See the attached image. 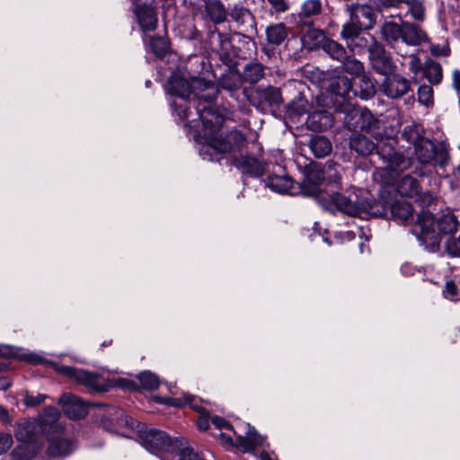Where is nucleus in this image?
I'll return each mask as SVG.
<instances>
[{"mask_svg": "<svg viewBox=\"0 0 460 460\" xmlns=\"http://www.w3.org/2000/svg\"><path fill=\"white\" fill-rule=\"evenodd\" d=\"M380 41L385 43L390 49L403 56L399 50L400 44L404 43L407 46H420L429 40L428 34L420 26L404 22L400 18V22L390 16L380 24L379 29Z\"/></svg>", "mask_w": 460, "mask_h": 460, "instance_id": "5", "label": "nucleus"}, {"mask_svg": "<svg viewBox=\"0 0 460 460\" xmlns=\"http://www.w3.org/2000/svg\"><path fill=\"white\" fill-rule=\"evenodd\" d=\"M185 401H186V403H189L190 408L196 410L197 411H200L201 408L199 407V406H196L192 403L193 402V398L191 395H188V396H185Z\"/></svg>", "mask_w": 460, "mask_h": 460, "instance_id": "64", "label": "nucleus"}, {"mask_svg": "<svg viewBox=\"0 0 460 460\" xmlns=\"http://www.w3.org/2000/svg\"><path fill=\"white\" fill-rule=\"evenodd\" d=\"M63 428L60 425L58 432L47 435L49 441L47 454L50 457H65L69 456L75 449V443L73 439L62 438Z\"/></svg>", "mask_w": 460, "mask_h": 460, "instance_id": "20", "label": "nucleus"}, {"mask_svg": "<svg viewBox=\"0 0 460 460\" xmlns=\"http://www.w3.org/2000/svg\"><path fill=\"white\" fill-rule=\"evenodd\" d=\"M204 12L206 16L213 22V26L225 22L228 17V10L226 9L225 4L221 0H207L204 4Z\"/></svg>", "mask_w": 460, "mask_h": 460, "instance_id": "27", "label": "nucleus"}, {"mask_svg": "<svg viewBox=\"0 0 460 460\" xmlns=\"http://www.w3.org/2000/svg\"><path fill=\"white\" fill-rule=\"evenodd\" d=\"M322 50L332 60L341 63L345 60L347 54L349 52L341 43L329 38L325 40Z\"/></svg>", "mask_w": 460, "mask_h": 460, "instance_id": "35", "label": "nucleus"}, {"mask_svg": "<svg viewBox=\"0 0 460 460\" xmlns=\"http://www.w3.org/2000/svg\"><path fill=\"white\" fill-rule=\"evenodd\" d=\"M13 445V438L10 434H0V455L6 453Z\"/></svg>", "mask_w": 460, "mask_h": 460, "instance_id": "53", "label": "nucleus"}, {"mask_svg": "<svg viewBox=\"0 0 460 460\" xmlns=\"http://www.w3.org/2000/svg\"><path fill=\"white\" fill-rule=\"evenodd\" d=\"M11 386V382L7 377H0V390H6Z\"/></svg>", "mask_w": 460, "mask_h": 460, "instance_id": "63", "label": "nucleus"}, {"mask_svg": "<svg viewBox=\"0 0 460 460\" xmlns=\"http://www.w3.org/2000/svg\"><path fill=\"white\" fill-rule=\"evenodd\" d=\"M397 192L402 197L412 198L420 195V187L419 181L410 174L404 175L397 183Z\"/></svg>", "mask_w": 460, "mask_h": 460, "instance_id": "36", "label": "nucleus"}, {"mask_svg": "<svg viewBox=\"0 0 460 460\" xmlns=\"http://www.w3.org/2000/svg\"><path fill=\"white\" fill-rule=\"evenodd\" d=\"M422 75L431 84H438L443 78L442 66L438 62L428 59L424 63Z\"/></svg>", "mask_w": 460, "mask_h": 460, "instance_id": "39", "label": "nucleus"}, {"mask_svg": "<svg viewBox=\"0 0 460 460\" xmlns=\"http://www.w3.org/2000/svg\"><path fill=\"white\" fill-rule=\"evenodd\" d=\"M47 398L46 394H37L36 395L26 392L24 394L22 402L26 407H36L44 402Z\"/></svg>", "mask_w": 460, "mask_h": 460, "instance_id": "49", "label": "nucleus"}, {"mask_svg": "<svg viewBox=\"0 0 460 460\" xmlns=\"http://www.w3.org/2000/svg\"><path fill=\"white\" fill-rule=\"evenodd\" d=\"M346 12L352 21H355L365 31L374 28L376 23L377 15L375 9L368 4H350L346 5Z\"/></svg>", "mask_w": 460, "mask_h": 460, "instance_id": "19", "label": "nucleus"}, {"mask_svg": "<svg viewBox=\"0 0 460 460\" xmlns=\"http://www.w3.org/2000/svg\"><path fill=\"white\" fill-rule=\"evenodd\" d=\"M380 90L384 95L390 99H400L413 94L411 81L396 72L385 75L380 85Z\"/></svg>", "mask_w": 460, "mask_h": 460, "instance_id": "18", "label": "nucleus"}, {"mask_svg": "<svg viewBox=\"0 0 460 460\" xmlns=\"http://www.w3.org/2000/svg\"><path fill=\"white\" fill-rule=\"evenodd\" d=\"M443 295L451 301L460 300V286L453 280H447L445 284Z\"/></svg>", "mask_w": 460, "mask_h": 460, "instance_id": "47", "label": "nucleus"}, {"mask_svg": "<svg viewBox=\"0 0 460 460\" xmlns=\"http://www.w3.org/2000/svg\"><path fill=\"white\" fill-rule=\"evenodd\" d=\"M423 134V127L419 123L411 121L404 125L402 130V138L414 146L420 141V139L425 137Z\"/></svg>", "mask_w": 460, "mask_h": 460, "instance_id": "38", "label": "nucleus"}, {"mask_svg": "<svg viewBox=\"0 0 460 460\" xmlns=\"http://www.w3.org/2000/svg\"><path fill=\"white\" fill-rule=\"evenodd\" d=\"M375 41L379 40L372 34L362 31L347 44V49L353 54H362L366 51L368 53Z\"/></svg>", "mask_w": 460, "mask_h": 460, "instance_id": "32", "label": "nucleus"}, {"mask_svg": "<svg viewBox=\"0 0 460 460\" xmlns=\"http://www.w3.org/2000/svg\"><path fill=\"white\" fill-rule=\"evenodd\" d=\"M150 46L152 51L157 57L164 56L169 49L168 42L161 36L150 37Z\"/></svg>", "mask_w": 460, "mask_h": 460, "instance_id": "46", "label": "nucleus"}, {"mask_svg": "<svg viewBox=\"0 0 460 460\" xmlns=\"http://www.w3.org/2000/svg\"><path fill=\"white\" fill-rule=\"evenodd\" d=\"M268 44L272 46L281 45L288 36V29L283 22L271 23L265 30Z\"/></svg>", "mask_w": 460, "mask_h": 460, "instance_id": "34", "label": "nucleus"}, {"mask_svg": "<svg viewBox=\"0 0 460 460\" xmlns=\"http://www.w3.org/2000/svg\"><path fill=\"white\" fill-rule=\"evenodd\" d=\"M142 445L150 452L174 453L184 445V438L172 439L167 433L156 429L139 430Z\"/></svg>", "mask_w": 460, "mask_h": 460, "instance_id": "10", "label": "nucleus"}, {"mask_svg": "<svg viewBox=\"0 0 460 460\" xmlns=\"http://www.w3.org/2000/svg\"><path fill=\"white\" fill-rule=\"evenodd\" d=\"M271 6V10L278 13H282L289 10L290 4L288 0H267Z\"/></svg>", "mask_w": 460, "mask_h": 460, "instance_id": "51", "label": "nucleus"}, {"mask_svg": "<svg viewBox=\"0 0 460 460\" xmlns=\"http://www.w3.org/2000/svg\"><path fill=\"white\" fill-rule=\"evenodd\" d=\"M119 417L123 418L124 419V421H125V424L128 427H131L133 428L134 427V424H135V420L133 418L131 417H128V415L125 414L124 411L122 410H119Z\"/></svg>", "mask_w": 460, "mask_h": 460, "instance_id": "61", "label": "nucleus"}, {"mask_svg": "<svg viewBox=\"0 0 460 460\" xmlns=\"http://www.w3.org/2000/svg\"><path fill=\"white\" fill-rule=\"evenodd\" d=\"M228 16L238 31L222 32L213 27L208 32V40L210 49L218 55L222 63L233 66L236 58L247 59L250 57L251 47L255 46L252 39L258 30L254 14L241 3L229 6Z\"/></svg>", "mask_w": 460, "mask_h": 460, "instance_id": "2", "label": "nucleus"}, {"mask_svg": "<svg viewBox=\"0 0 460 460\" xmlns=\"http://www.w3.org/2000/svg\"><path fill=\"white\" fill-rule=\"evenodd\" d=\"M137 379L141 384V386L148 391H154L160 385L158 376L151 371H143L138 374Z\"/></svg>", "mask_w": 460, "mask_h": 460, "instance_id": "44", "label": "nucleus"}, {"mask_svg": "<svg viewBox=\"0 0 460 460\" xmlns=\"http://www.w3.org/2000/svg\"><path fill=\"white\" fill-rule=\"evenodd\" d=\"M339 166L332 161L312 166L298 187L300 192L304 196L314 197L326 210L336 209L351 217H360L363 213L375 217H385L390 209V201L364 199L354 202L338 192Z\"/></svg>", "mask_w": 460, "mask_h": 460, "instance_id": "1", "label": "nucleus"}, {"mask_svg": "<svg viewBox=\"0 0 460 460\" xmlns=\"http://www.w3.org/2000/svg\"><path fill=\"white\" fill-rule=\"evenodd\" d=\"M394 141L386 139L376 143L374 155L384 164L385 167L394 172H402L411 165V159L395 150Z\"/></svg>", "mask_w": 460, "mask_h": 460, "instance_id": "11", "label": "nucleus"}, {"mask_svg": "<svg viewBox=\"0 0 460 460\" xmlns=\"http://www.w3.org/2000/svg\"><path fill=\"white\" fill-rule=\"evenodd\" d=\"M254 99L261 109L279 110L283 102L280 88L272 85L257 88Z\"/></svg>", "mask_w": 460, "mask_h": 460, "instance_id": "22", "label": "nucleus"}, {"mask_svg": "<svg viewBox=\"0 0 460 460\" xmlns=\"http://www.w3.org/2000/svg\"><path fill=\"white\" fill-rule=\"evenodd\" d=\"M363 31H365V29L359 26V24H358L355 21H352L349 17V20L342 25L340 34L341 38L346 42L347 45Z\"/></svg>", "mask_w": 460, "mask_h": 460, "instance_id": "43", "label": "nucleus"}, {"mask_svg": "<svg viewBox=\"0 0 460 460\" xmlns=\"http://www.w3.org/2000/svg\"><path fill=\"white\" fill-rule=\"evenodd\" d=\"M165 90L168 93L177 96L185 100L192 95L190 103L198 115V106H206L208 103L209 107H214L213 103L217 97L218 90L215 84L202 78L191 77V82L173 74L168 79L165 85Z\"/></svg>", "mask_w": 460, "mask_h": 460, "instance_id": "4", "label": "nucleus"}, {"mask_svg": "<svg viewBox=\"0 0 460 460\" xmlns=\"http://www.w3.org/2000/svg\"><path fill=\"white\" fill-rule=\"evenodd\" d=\"M76 382L84 385L91 394L104 393L111 387V381L101 375L83 369L77 374Z\"/></svg>", "mask_w": 460, "mask_h": 460, "instance_id": "23", "label": "nucleus"}, {"mask_svg": "<svg viewBox=\"0 0 460 460\" xmlns=\"http://www.w3.org/2000/svg\"><path fill=\"white\" fill-rule=\"evenodd\" d=\"M234 166L241 172L244 184L249 178L262 177L268 172L269 164L261 153L246 152L234 156Z\"/></svg>", "mask_w": 460, "mask_h": 460, "instance_id": "12", "label": "nucleus"}, {"mask_svg": "<svg viewBox=\"0 0 460 460\" xmlns=\"http://www.w3.org/2000/svg\"><path fill=\"white\" fill-rule=\"evenodd\" d=\"M342 69L357 76H359L365 73L364 64L355 58V54L349 52L345 60H341L340 63Z\"/></svg>", "mask_w": 460, "mask_h": 460, "instance_id": "41", "label": "nucleus"}, {"mask_svg": "<svg viewBox=\"0 0 460 460\" xmlns=\"http://www.w3.org/2000/svg\"><path fill=\"white\" fill-rule=\"evenodd\" d=\"M418 100L420 103L429 106L433 103V89L430 85L423 84L418 89Z\"/></svg>", "mask_w": 460, "mask_h": 460, "instance_id": "48", "label": "nucleus"}, {"mask_svg": "<svg viewBox=\"0 0 460 460\" xmlns=\"http://www.w3.org/2000/svg\"><path fill=\"white\" fill-rule=\"evenodd\" d=\"M414 152L418 161L422 164L438 165L443 168L450 159L449 146L446 142L434 143L427 137L414 145Z\"/></svg>", "mask_w": 460, "mask_h": 460, "instance_id": "7", "label": "nucleus"}, {"mask_svg": "<svg viewBox=\"0 0 460 460\" xmlns=\"http://www.w3.org/2000/svg\"><path fill=\"white\" fill-rule=\"evenodd\" d=\"M211 423L218 430H222V429H231V430L233 429V431L234 430L231 424H229L225 419H223L222 417H219V416H214L211 419Z\"/></svg>", "mask_w": 460, "mask_h": 460, "instance_id": "54", "label": "nucleus"}, {"mask_svg": "<svg viewBox=\"0 0 460 460\" xmlns=\"http://www.w3.org/2000/svg\"><path fill=\"white\" fill-rule=\"evenodd\" d=\"M290 116H301L308 112L309 103L305 97L299 95L288 106Z\"/></svg>", "mask_w": 460, "mask_h": 460, "instance_id": "45", "label": "nucleus"}, {"mask_svg": "<svg viewBox=\"0 0 460 460\" xmlns=\"http://www.w3.org/2000/svg\"><path fill=\"white\" fill-rule=\"evenodd\" d=\"M322 27L323 26L302 28L303 30L306 29V32L302 40L307 49L311 50L322 49L325 40H329Z\"/></svg>", "mask_w": 460, "mask_h": 460, "instance_id": "30", "label": "nucleus"}, {"mask_svg": "<svg viewBox=\"0 0 460 460\" xmlns=\"http://www.w3.org/2000/svg\"><path fill=\"white\" fill-rule=\"evenodd\" d=\"M375 4L379 12L390 8H399L402 4H405L414 20L422 22L426 17L425 7L420 0H375Z\"/></svg>", "mask_w": 460, "mask_h": 460, "instance_id": "21", "label": "nucleus"}, {"mask_svg": "<svg viewBox=\"0 0 460 460\" xmlns=\"http://www.w3.org/2000/svg\"><path fill=\"white\" fill-rule=\"evenodd\" d=\"M60 411L56 407H46L38 419H22L16 423L14 436L22 445L35 443L47 435L60 430Z\"/></svg>", "mask_w": 460, "mask_h": 460, "instance_id": "6", "label": "nucleus"}, {"mask_svg": "<svg viewBox=\"0 0 460 460\" xmlns=\"http://www.w3.org/2000/svg\"><path fill=\"white\" fill-rule=\"evenodd\" d=\"M245 429L244 435L238 434L234 430V434L237 438V445L244 452L253 451L258 446L262 444L263 438L257 430L249 424L245 425Z\"/></svg>", "mask_w": 460, "mask_h": 460, "instance_id": "26", "label": "nucleus"}, {"mask_svg": "<svg viewBox=\"0 0 460 460\" xmlns=\"http://www.w3.org/2000/svg\"><path fill=\"white\" fill-rule=\"evenodd\" d=\"M324 87L331 94V98H334L333 105L335 111H340V107L349 104V93L352 90L351 80L344 75L332 76L324 82Z\"/></svg>", "mask_w": 460, "mask_h": 460, "instance_id": "13", "label": "nucleus"}, {"mask_svg": "<svg viewBox=\"0 0 460 460\" xmlns=\"http://www.w3.org/2000/svg\"><path fill=\"white\" fill-rule=\"evenodd\" d=\"M430 52L435 57H447L450 54V49L448 46L433 45L430 48Z\"/></svg>", "mask_w": 460, "mask_h": 460, "instance_id": "55", "label": "nucleus"}, {"mask_svg": "<svg viewBox=\"0 0 460 460\" xmlns=\"http://www.w3.org/2000/svg\"><path fill=\"white\" fill-rule=\"evenodd\" d=\"M308 146L317 158L327 156L332 150L330 140L324 136H315L309 140Z\"/></svg>", "mask_w": 460, "mask_h": 460, "instance_id": "37", "label": "nucleus"}, {"mask_svg": "<svg viewBox=\"0 0 460 460\" xmlns=\"http://www.w3.org/2000/svg\"><path fill=\"white\" fill-rule=\"evenodd\" d=\"M409 62V70L415 75L419 73H423L424 64L421 63L420 58L417 55H411Z\"/></svg>", "mask_w": 460, "mask_h": 460, "instance_id": "52", "label": "nucleus"}, {"mask_svg": "<svg viewBox=\"0 0 460 460\" xmlns=\"http://www.w3.org/2000/svg\"><path fill=\"white\" fill-rule=\"evenodd\" d=\"M176 111H177L178 116L182 120L189 119V118L190 117V115L192 113L191 107L190 106H186L185 104L178 105L177 108H176Z\"/></svg>", "mask_w": 460, "mask_h": 460, "instance_id": "57", "label": "nucleus"}, {"mask_svg": "<svg viewBox=\"0 0 460 460\" xmlns=\"http://www.w3.org/2000/svg\"><path fill=\"white\" fill-rule=\"evenodd\" d=\"M239 60L242 58H236L235 64L233 66L226 65L227 70L220 76L218 80V86L226 91L232 98L239 100L241 95L245 96L247 89L243 87V80L242 78L240 71L237 69Z\"/></svg>", "mask_w": 460, "mask_h": 460, "instance_id": "17", "label": "nucleus"}, {"mask_svg": "<svg viewBox=\"0 0 460 460\" xmlns=\"http://www.w3.org/2000/svg\"><path fill=\"white\" fill-rule=\"evenodd\" d=\"M265 66L257 60L247 62L240 72L244 84H258L265 76Z\"/></svg>", "mask_w": 460, "mask_h": 460, "instance_id": "29", "label": "nucleus"}, {"mask_svg": "<svg viewBox=\"0 0 460 460\" xmlns=\"http://www.w3.org/2000/svg\"><path fill=\"white\" fill-rule=\"evenodd\" d=\"M199 429L207 430L209 428V420L207 417L201 416L197 421Z\"/></svg>", "mask_w": 460, "mask_h": 460, "instance_id": "60", "label": "nucleus"}, {"mask_svg": "<svg viewBox=\"0 0 460 460\" xmlns=\"http://www.w3.org/2000/svg\"><path fill=\"white\" fill-rule=\"evenodd\" d=\"M401 272L405 277H411L419 273L424 275V268L413 265L411 262H404L401 266Z\"/></svg>", "mask_w": 460, "mask_h": 460, "instance_id": "50", "label": "nucleus"}, {"mask_svg": "<svg viewBox=\"0 0 460 460\" xmlns=\"http://www.w3.org/2000/svg\"><path fill=\"white\" fill-rule=\"evenodd\" d=\"M349 147L358 155L366 157L374 155L376 143L364 135H354L349 139Z\"/></svg>", "mask_w": 460, "mask_h": 460, "instance_id": "33", "label": "nucleus"}, {"mask_svg": "<svg viewBox=\"0 0 460 460\" xmlns=\"http://www.w3.org/2000/svg\"><path fill=\"white\" fill-rule=\"evenodd\" d=\"M452 86L459 93H460V70L455 69L452 72Z\"/></svg>", "mask_w": 460, "mask_h": 460, "instance_id": "58", "label": "nucleus"}, {"mask_svg": "<svg viewBox=\"0 0 460 460\" xmlns=\"http://www.w3.org/2000/svg\"><path fill=\"white\" fill-rule=\"evenodd\" d=\"M324 9L322 0H305L297 13L300 28L323 26Z\"/></svg>", "mask_w": 460, "mask_h": 460, "instance_id": "16", "label": "nucleus"}, {"mask_svg": "<svg viewBox=\"0 0 460 460\" xmlns=\"http://www.w3.org/2000/svg\"><path fill=\"white\" fill-rule=\"evenodd\" d=\"M305 124L312 131H324L332 127L333 117L325 110L314 111L308 114Z\"/></svg>", "mask_w": 460, "mask_h": 460, "instance_id": "25", "label": "nucleus"}, {"mask_svg": "<svg viewBox=\"0 0 460 460\" xmlns=\"http://www.w3.org/2000/svg\"><path fill=\"white\" fill-rule=\"evenodd\" d=\"M435 219L432 213L422 210L417 216L416 225L412 230L420 245L430 252L439 250L441 237L434 228Z\"/></svg>", "mask_w": 460, "mask_h": 460, "instance_id": "9", "label": "nucleus"}, {"mask_svg": "<svg viewBox=\"0 0 460 460\" xmlns=\"http://www.w3.org/2000/svg\"><path fill=\"white\" fill-rule=\"evenodd\" d=\"M438 228L444 234H452L457 230L459 222L452 212L444 213L437 221Z\"/></svg>", "mask_w": 460, "mask_h": 460, "instance_id": "40", "label": "nucleus"}, {"mask_svg": "<svg viewBox=\"0 0 460 460\" xmlns=\"http://www.w3.org/2000/svg\"><path fill=\"white\" fill-rule=\"evenodd\" d=\"M198 117L202 125L204 137L208 146L203 147L204 159L219 162L224 154H231L233 160L238 156L247 146L246 136L236 128H232L226 133L224 129V117L216 111L215 107L198 106Z\"/></svg>", "mask_w": 460, "mask_h": 460, "instance_id": "3", "label": "nucleus"}, {"mask_svg": "<svg viewBox=\"0 0 460 460\" xmlns=\"http://www.w3.org/2000/svg\"><path fill=\"white\" fill-rule=\"evenodd\" d=\"M82 369H78L69 366H62L58 368V372L67 377H72L75 381L77 380V374L81 372Z\"/></svg>", "mask_w": 460, "mask_h": 460, "instance_id": "56", "label": "nucleus"}, {"mask_svg": "<svg viewBox=\"0 0 460 460\" xmlns=\"http://www.w3.org/2000/svg\"><path fill=\"white\" fill-rule=\"evenodd\" d=\"M58 402L62 404L63 411L69 419L80 420L88 412L86 403L72 394H64Z\"/></svg>", "mask_w": 460, "mask_h": 460, "instance_id": "24", "label": "nucleus"}, {"mask_svg": "<svg viewBox=\"0 0 460 460\" xmlns=\"http://www.w3.org/2000/svg\"><path fill=\"white\" fill-rule=\"evenodd\" d=\"M340 112L344 113V123L353 131L363 130L369 134H377L379 120L366 108L350 104L340 107Z\"/></svg>", "mask_w": 460, "mask_h": 460, "instance_id": "8", "label": "nucleus"}, {"mask_svg": "<svg viewBox=\"0 0 460 460\" xmlns=\"http://www.w3.org/2000/svg\"><path fill=\"white\" fill-rule=\"evenodd\" d=\"M392 216L402 222L407 221L412 216V206L405 201L390 202Z\"/></svg>", "mask_w": 460, "mask_h": 460, "instance_id": "42", "label": "nucleus"}, {"mask_svg": "<svg viewBox=\"0 0 460 460\" xmlns=\"http://www.w3.org/2000/svg\"><path fill=\"white\" fill-rule=\"evenodd\" d=\"M25 359L34 365L40 364L43 361V358L40 356L32 353L26 355Z\"/></svg>", "mask_w": 460, "mask_h": 460, "instance_id": "59", "label": "nucleus"}, {"mask_svg": "<svg viewBox=\"0 0 460 460\" xmlns=\"http://www.w3.org/2000/svg\"><path fill=\"white\" fill-rule=\"evenodd\" d=\"M138 24L144 31H153L157 27V16L153 7L144 4L136 8Z\"/></svg>", "mask_w": 460, "mask_h": 460, "instance_id": "28", "label": "nucleus"}, {"mask_svg": "<svg viewBox=\"0 0 460 460\" xmlns=\"http://www.w3.org/2000/svg\"><path fill=\"white\" fill-rule=\"evenodd\" d=\"M368 61L372 69L382 75H388L397 70L391 54L380 40L374 42V47L368 52Z\"/></svg>", "mask_w": 460, "mask_h": 460, "instance_id": "14", "label": "nucleus"}, {"mask_svg": "<svg viewBox=\"0 0 460 460\" xmlns=\"http://www.w3.org/2000/svg\"><path fill=\"white\" fill-rule=\"evenodd\" d=\"M155 401L159 403L166 404V405H172L174 402L176 401V398H171V397H156Z\"/></svg>", "mask_w": 460, "mask_h": 460, "instance_id": "62", "label": "nucleus"}, {"mask_svg": "<svg viewBox=\"0 0 460 460\" xmlns=\"http://www.w3.org/2000/svg\"><path fill=\"white\" fill-rule=\"evenodd\" d=\"M351 93L362 100H369L376 94L375 82L365 74L358 76V82L353 85Z\"/></svg>", "mask_w": 460, "mask_h": 460, "instance_id": "31", "label": "nucleus"}, {"mask_svg": "<svg viewBox=\"0 0 460 460\" xmlns=\"http://www.w3.org/2000/svg\"><path fill=\"white\" fill-rule=\"evenodd\" d=\"M267 177L263 179L265 187L279 194L294 195L296 192L295 181L279 165H274L273 170L268 168Z\"/></svg>", "mask_w": 460, "mask_h": 460, "instance_id": "15", "label": "nucleus"}]
</instances>
